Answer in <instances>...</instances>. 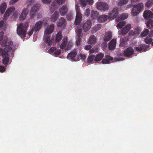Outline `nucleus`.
<instances>
[{
  "instance_id": "nucleus-26",
  "label": "nucleus",
  "mask_w": 153,
  "mask_h": 153,
  "mask_svg": "<svg viewBox=\"0 0 153 153\" xmlns=\"http://www.w3.org/2000/svg\"><path fill=\"white\" fill-rule=\"evenodd\" d=\"M7 4L6 3H3L1 5L0 7V11L1 13L3 14L4 13L7 8Z\"/></svg>"
},
{
  "instance_id": "nucleus-1",
  "label": "nucleus",
  "mask_w": 153,
  "mask_h": 153,
  "mask_svg": "<svg viewBox=\"0 0 153 153\" xmlns=\"http://www.w3.org/2000/svg\"><path fill=\"white\" fill-rule=\"evenodd\" d=\"M13 44V42L12 41H10L7 43L6 42H4V41L2 43L3 46H4V49L0 48V56H2L3 57L2 59L3 64L5 65H7L9 61V57L10 56L9 53L11 52L12 49V46Z\"/></svg>"
},
{
  "instance_id": "nucleus-62",
  "label": "nucleus",
  "mask_w": 153,
  "mask_h": 153,
  "mask_svg": "<svg viewBox=\"0 0 153 153\" xmlns=\"http://www.w3.org/2000/svg\"><path fill=\"white\" fill-rule=\"evenodd\" d=\"M149 35L150 37H153V30L150 32Z\"/></svg>"
},
{
  "instance_id": "nucleus-30",
  "label": "nucleus",
  "mask_w": 153,
  "mask_h": 153,
  "mask_svg": "<svg viewBox=\"0 0 153 153\" xmlns=\"http://www.w3.org/2000/svg\"><path fill=\"white\" fill-rule=\"evenodd\" d=\"M88 42L91 45L94 44L96 42V37L94 36H91Z\"/></svg>"
},
{
  "instance_id": "nucleus-55",
  "label": "nucleus",
  "mask_w": 153,
  "mask_h": 153,
  "mask_svg": "<svg viewBox=\"0 0 153 153\" xmlns=\"http://www.w3.org/2000/svg\"><path fill=\"white\" fill-rule=\"evenodd\" d=\"M51 0H42V2L45 4H48L49 3Z\"/></svg>"
},
{
  "instance_id": "nucleus-31",
  "label": "nucleus",
  "mask_w": 153,
  "mask_h": 153,
  "mask_svg": "<svg viewBox=\"0 0 153 153\" xmlns=\"http://www.w3.org/2000/svg\"><path fill=\"white\" fill-rule=\"evenodd\" d=\"M76 52H71L68 54L67 57L69 59H72L76 56Z\"/></svg>"
},
{
  "instance_id": "nucleus-21",
  "label": "nucleus",
  "mask_w": 153,
  "mask_h": 153,
  "mask_svg": "<svg viewBox=\"0 0 153 153\" xmlns=\"http://www.w3.org/2000/svg\"><path fill=\"white\" fill-rule=\"evenodd\" d=\"M112 38V33L110 31L107 32L106 33L104 37V40L105 41H109Z\"/></svg>"
},
{
  "instance_id": "nucleus-34",
  "label": "nucleus",
  "mask_w": 153,
  "mask_h": 153,
  "mask_svg": "<svg viewBox=\"0 0 153 153\" xmlns=\"http://www.w3.org/2000/svg\"><path fill=\"white\" fill-rule=\"evenodd\" d=\"M153 4V0H148L145 4V6L147 7H149Z\"/></svg>"
},
{
  "instance_id": "nucleus-33",
  "label": "nucleus",
  "mask_w": 153,
  "mask_h": 153,
  "mask_svg": "<svg viewBox=\"0 0 153 153\" xmlns=\"http://www.w3.org/2000/svg\"><path fill=\"white\" fill-rule=\"evenodd\" d=\"M79 2L82 8L85 7L87 5V3L85 0H79Z\"/></svg>"
},
{
  "instance_id": "nucleus-2",
  "label": "nucleus",
  "mask_w": 153,
  "mask_h": 153,
  "mask_svg": "<svg viewBox=\"0 0 153 153\" xmlns=\"http://www.w3.org/2000/svg\"><path fill=\"white\" fill-rule=\"evenodd\" d=\"M54 28V25L52 24L50 26L49 28L45 29L43 39L46 43L49 46L51 45L54 41V38L52 37L51 38V36L50 35L53 32Z\"/></svg>"
},
{
  "instance_id": "nucleus-53",
  "label": "nucleus",
  "mask_w": 153,
  "mask_h": 153,
  "mask_svg": "<svg viewBox=\"0 0 153 153\" xmlns=\"http://www.w3.org/2000/svg\"><path fill=\"white\" fill-rule=\"evenodd\" d=\"M34 31V30H33V28L31 29V30H30L28 32V34L29 35V36H31L33 34Z\"/></svg>"
},
{
  "instance_id": "nucleus-60",
  "label": "nucleus",
  "mask_w": 153,
  "mask_h": 153,
  "mask_svg": "<svg viewBox=\"0 0 153 153\" xmlns=\"http://www.w3.org/2000/svg\"><path fill=\"white\" fill-rule=\"evenodd\" d=\"M75 8L76 11V13L77 12H79V6H78L76 4L75 5Z\"/></svg>"
},
{
  "instance_id": "nucleus-51",
  "label": "nucleus",
  "mask_w": 153,
  "mask_h": 153,
  "mask_svg": "<svg viewBox=\"0 0 153 153\" xmlns=\"http://www.w3.org/2000/svg\"><path fill=\"white\" fill-rule=\"evenodd\" d=\"M95 28H96V29H97V30H99L101 27V25L100 24H98L95 27H94Z\"/></svg>"
},
{
  "instance_id": "nucleus-10",
  "label": "nucleus",
  "mask_w": 153,
  "mask_h": 153,
  "mask_svg": "<svg viewBox=\"0 0 153 153\" xmlns=\"http://www.w3.org/2000/svg\"><path fill=\"white\" fill-rule=\"evenodd\" d=\"M15 10V8L13 6L7 9L4 14L3 17L4 20L7 19L10 15Z\"/></svg>"
},
{
  "instance_id": "nucleus-27",
  "label": "nucleus",
  "mask_w": 153,
  "mask_h": 153,
  "mask_svg": "<svg viewBox=\"0 0 153 153\" xmlns=\"http://www.w3.org/2000/svg\"><path fill=\"white\" fill-rule=\"evenodd\" d=\"M59 13L57 11L54 12L52 16L51 19L53 22H55L56 21L59 17Z\"/></svg>"
},
{
  "instance_id": "nucleus-49",
  "label": "nucleus",
  "mask_w": 153,
  "mask_h": 153,
  "mask_svg": "<svg viewBox=\"0 0 153 153\" xmlns=\"http://www.w3.org/2000/svg\"><path fill=\"white\" fill-rule=\"evenodd\" d=\"M19 0H11L9 2V3L10 4L12 5L16 3Z\"/></svg>"
},
{
  "instance_id": "nucleus-25",
  "label": "nucleus",
  "mask_w": 153,
  "mask_h": 153,
  "mask_svg": "<svg viewBox=\"0 0 153 153\" xmlns=\"http://www.w3.org/2000/svg\"><path fill=\"white\" fill-rule=\"evenodd\" d=\"M104 57V54L102 53L98 54L95 56L94 61L98 62L101 60Z\"/></svg>"
},
{
  "instance_id": "nucleus-19",
  "label": "nucleus",
  "mask_w": 153,
  "mask_h": 153,
  "mask_svg": "<svg viewBox=\"0 0 153 153\" xmlns=\"http://www.w3.org/2000/svg\"><path fill=\"white\" fill-rule=\"evenodd\" d=\"M130 28L131 25L130 24L127 25L122 30L121 33L124 35H125L128 32Z\"/></svg>"
},
{
  "instance_id": "nucleus-54",
  "label": "nucleus",
  "mask_w": 153,
  "mask_h": 153,
  "mask_svg": "<svg viewBox=\"0 0 153 153\" xmlns=\"http://www.w3.org/2000/svg\"><path fill=\"white\" fill-rule=\"evenodd\" d=\"M86 1L89 5H91L93 3V0H86Z\"/></svg>"
},
{
  "instance_id": "nucleus-11",
  "label": "nucleus",
  "mask_w": 153,
  "mask_h": 153,
  "mask_svg": "<svg viewBox=\"0 0 153 153\" xmlns=\"http://www.w3.org/2000/svg\"><path fill=\"white\" fill-rule=\"evenodd\" d=\"M118 13V10L117 8H114L112 11L110 12L109 15H108V19H114L116 18L117 15Z\"/></svg>"
},
{
  "instance_id": "nucleus-48",
  "label": "nucleus",
  "mask_w": 153,
  "mask_h": 153,
  "mask_svg": "<svg viewBox=\"0 0 153 153\" xmlns=\"http://www.w3.org/2000/svg\"><path fill=\"white\" fill-rule=\"evenodd\" d=\"M129 34L131 36H134L136 34L135 32L133 30H131L129 32Z\"/></svg>"
},
{
  "instance_id": "nucleus-37",
  "label": "nucleus",
  "mask_w": 153,
  "mask_h": 153,
  "mask_svg": "<svg viewBox=\"0 0 153 153\" xmlns=\"http://www.w3.org/2000/svg\"><path fill=\"white\" fill-rule=\"evenodd\" d=\"M120 46L121 47H125L126 46V40L125 39H123L120 42Z\"/></svg>"
},
{
  "instance_id": "nucleus-39",
  "label": "nucleus",
  "mask_w": 153,
  "mask_h": 153,
  "mask_svg": "<svg viewBox=\"0 0 153 153\" xmlns=\"http://www.w3.org/2000/svg\"><path fill=\"white\" fill-rule=\"evenodd\" d=\"M128 2V0H120L119 3L118 5L119 6L123 5Z\"/></svg>"
},
{
  "instance_id": "nucleus-4",
  "label": "nucleus",
  "mask_w": 153,
  "mask_h": 153,
  "mask_svg": "<svg viewBox=\"0 0 153 153\" xmlns=\"http://www.w3.org/2000/svg\"><path fill=\"white\" fill-rule=\"evenodd\" d=\"M28 26L27 22H26L24 26L23 23L20 24L17 27V34L21 37L22 36L25 37L26 34L27 29Z\"/></svg>"
},
{
  "instance_id": "nucleus-9",
  "label": "nucleus",
  "mask_w": 153,
  "mask_h": 153,
  "mask_svg": "<svg viewBox=\"0 0 153 153\" xmlns=\"http://www.w3.org/2000/svg\"><path fill=\"white\" fill-rule=\"evenodd\" d=\"M76 33V37H77V39L76 41V44L78 46H79L80 45L81 40L82 37V29H78Z\"/></svg>"
},
{
  "instance_id": "nucleus-14",
  "label": "nucleus",
  "mask_w": 153,
  "mask_h": 153,
  "mask_svg": "<svg viewBox=\"0 0 153 153\" xmlns=\"http://www.w3.org/2000/svg\"><path fill=\"white\" fill-rule=\"evenodd\" d=\"M59 12L62 16H64L65 15L68 11V7L65 5H63L59 10Z\"/></svg>"
},
{
  "instance_id": "nucleus-40",
  "label": "nucleus",
  "mask_w": 153,
  "mask_h": 153,
  "mask_svg": "<svg viewBox=\"0 0 153 153\" xmlns=\"http://www.w3.org/2000/svg\"><path fill=\"white\" fill-rule=\"evenodd\" d=\"M35 3V0H27L26 4L27 5H31Z\"/></svg>"
},
{
  "instance_id": "nucleus-46",
  "label": "nucleus",
  "mask_w": 153,
  "mask_h": 153,
  "mask_svg": "<svg viewBox=\"0 0 153 153\" xmlns=\"http://www.w3.org/2000/svg\"><path fill=\"white\" fill-rule=\"evenodd\" d=\"M136 34H138L140 32V28L139 27H137L135 28V30Z\"/></svg>"
},
{
  "instance_id": "nucleus-63",
  "label": "nucleus",
  "mask_w": 153,
  "mask_h": 153,
  "mask_svg": "<svg viewBox=\"0 0 153 153\" xmlns=\"http://www.w3.org/2000/svg\"><path fill=\"white\" fill-rule=\"evenodd\" d=\"M95 52V51L93 49H91L89 50V52L90 53H94Z\"/></svg>"
},
{
  "instance_id": "nucleus-57",
  "label": "nucleus",
  "mask_w": 153,
  "mask_h": 153,
  "mask_svg": "<svg viewBox=\"0 0 153 153\" xmlns=\"http://www.w3.org/2000/svg\"><path fill=\"white\" fill-rule=\"evenodd\" d=\"M79 56L81 59H83V60H84L86 59V57L85 55L82 54H80Z\"/></svg>"
},
{
  "instance_id": "nucleus-20",
  "label": "nucleus",
  "mask_w": 153,
  "mask_h": 153,
  "mask_svg": "<svg viewBox=\"0 0 153 153\" xmlns=\"http://www.w3.org/2000/svg\"><path fill=\"white\" fill-rule=\"evenodd\" d=\"M128 16L127 14L123 13L120 16L117 18L116 21L117 22H119L121 21L126 19Z\"/></svg>"
},
{
  "instance_id": "nucleus-12",
  "label": "nucleus",
  "mask_w": 153,
  "mask_h": 153,
  "mask_svg": "<svg viewBox=\"0 0 153 153\" xmlns=\"http://www.w3.org/2000/svg\"><path fill=\"white\" fill-rule=\"evenodd\" d=\"M43 22L42 21H39L36 23L33 28L35 32L39 31L41 29L43 25Z\"/></svg>"
},
{
  "instance_id": "nucleus-6",
  "label": "nucleus",
  "mask_w": 153,
  "mask_h": 153,
  "mask_svg": "<svg viewBox=\"0 0 153 153\" xmlns=\"http://www.w3.org/2000/svg\"><path fill=\"white\" fill-rule=\"evenodd\" d=\"M134 53V49L132 47H129L124 51L123 55L125 57L129 58L131 57Z\"/></svg>"
},
{
  "instance_id": "nucleus-5",
  "label": "nucleus",
  "mask_w": 153,
  "mask_h": 153,
  "mask_svg": "<svg viewBox=\"0 0 153 153\" xmlns=\"http://www.w3.org/2000/svg\"><path fill=\"white\" fill-rule=\"evenodd\" d=\"M143 5L142 3H140L134 5L132 10V14L133 16H137L143 8Z\"/></svg>"
},
{
  "instance_id": "nucleus-44",
  "label": "nucleus",
  "mask_w": 153,
  "mask_h": 153,
  "mask_svg": "<svg viewBox=\"0 0 153 153\" xmlns=\"http://www.w3.org/2000/svg\"><path fill=\"white\" fill-rule=\"evenodd\" d=\"M134 49L137 51H141L143 50L142 47H134Z\"/></svg>"
},
{
  "instance_id": "nucleus-43",
  "label": "nucleus",
  "mask_w": 153,
  "mask_h": 153,
  "mask_svg": "<svg viewBox=\"0 0 153 153\" xmlns=\"http://www.w3.org/2000/svg\"><path fill=\"white\" fill-rule=\"evenodd\" d=\"M90 10L89 8L87 9L85 13V15L86 16H88L90 14Z\"/></svg>"
},
{
  "instance_id": "nucleus-59",
  "label": "nucleus",
  "mask_w": 153,
  "mask_h": 153,
  "mask_svg": "<svg viewBox=\"0 0 153 153\" xmlns=\"http://www.w3.org/2000/svg\"><path fill=\"white\" fill-rule=\"evenodd\" d=\"M96 28H95L94 27H93L92 30H91V32L93 33H94L96 32H97L98 30H97V29H96Z\"/></svg>"
},
{
  "instance_id": "nucleus-28",
  "label": "nucleus",
  "mask_w": 153,
  "mask_h": 153,
  "mask_svg": "<svg viewBox=\"0 0 153 153\" xmlns=\"http://www.w3.org/2000/svg\"><path fill=\"white\" fill-rule=\"evenodd\" d=\"M65 20L63 17L61 18L59 20L57 24V26L58 27H61L63 26L65 22Z\"/></svg>"
},
{
  "instance_id": "nucleus-38",
  "label": "nucleus",
  "mask_w": 153,
  "mask_h": 153,
  "mask_svg": "<svg viewBox=\"0 0 153 153\" xmlns=\"http://www.w3.org/2000/svg\"><path fill=\"white\" fill-rule=\"evenodd\" d=\"M149 31L148 29H146L141 34V36L144 37L146 36L149 33Z\"/></svg>"
},
{
  "instance_id": "nucleus-7",
  "label": "nucleus",
  "mask_w": 153,
  "mask_h": 153,
  "mask_svg": "<svg viewBox=\"0 0 153 153\" xmlns=\"http://www.w3.org/2000/svg\"><path fill=\"white\" fill-rule=\"evenodd\" d=\"M40 7V4H35L32 8L30 11V18H33L37 12L38 10Z\"/></svg>"
},
{
  "instance_id": "nucleus-42",
  "label": "nucleus",
  "mask_w": 153,
  "mask_h": 153,
  "mask_svg": "<svg viewBox=\"0 0 153 153\" xmlns=\"http://www.w3.org/2000/svg\"><path fill=\"white\" fill-rule=\"evenodd\" d=\"M55 51L54 53V55L56 56L59 55L61 53V51L60 50H58Z\"/></svg>"
},
{
  "instance_id": "nucleus-29",
  "label": "nucleus",
  "mask_w": 153,
  "mask_h": 153,
  "mask_svg": "<svg viewBox=\"0 0 153 153\" xmlns=\"http://www.w3.org/2000/svg\"><path fill=\"white\" fill-rule=\"evenodd\" d=\"M67 39L66 37H64L62 40V43L60 45V48L64 49L65 48L67 44Z\"/></svg>"
},
{
  "instance_id": "nucleus-61",
  "label": "nucleus",
  "mask_w": 153,
  "mask_h": 153,
  "mask_svg": "<svg viewBox=\"0 0 153 153\" xmlns=\"http://www.w3.org/2000/svg\"><path fill=\"white\" fill-rule=\"evenodd\" d=\"M4 22L3 20L0 21V28L3 25Z\"/></svg>"
},
{
  "instance_id": "nucleus-50",
  "label": "nucleus",
  "mask_w": 153,
  "mask_h": 153,
  "mask_svg": "<svg viewBox=\"0 0 153 153\" xmlns=\"http://www.w3.org/2000/svg\"><path fill=\"white\" fill-rule=\"evenodd\" d=\"M5 70V68L3 66H0V72H3Z\"/></svg>"
},
{
  "instance_id": "nucleus-56",
  "label": "nucleus",
  "mask_w": 153,
  "mask_h": 153,
  "mask_svg": "<svg viewBox=\"0 0 153 153\" xmlns=\"http://www.w3.org/2000/svg\"><path fill=\"white\" fill-rule=\"evenodd\" d=\"M91 46L90 45H89L86 46L85 47V49L86 50H88L91 48Z\"/></svg>"
},
{
  "instance_id": "nucleus-18",
  "label": "nucleus",
  "mask_w": 153,
  "mask_h": 153,
  "mask_svg": "<svg viewBox=\"0 0 153 153\" xmlns=\"http://www.w3.org/2000/svg\"><path fill=\"white\" fill-rule=\"evenodd\" d=\"M116 45V40L113 39L109 42L108 45L109 49L110 50H113L114 49Z\"/></svg>"
},
{
  "instance_id": "nucleus-36",
  "label": "nucleus",
  "mask_w": 153,
  "mask_h": 153,
  "mask_svg": "<svg viewBox=\"0 0 153 153\" xmlns=\"http://www.w3.org/2000/svg\"><path fill=\"white\" fill-rule=\"evenodd\" d=\"M95 56L91 55L88 56L87 59V62L90 63L92 62L94 60Z\"/></svg>"
},
{
  "instance_id": "nucleus-52",
  "label": "nucleus",
  "mask_w": 153,
  "mask_h": 153,
  "mask_svg": "<svg viewBox=\"0 0 153 153\" xmlns=\"http://www.w3.org/2000/svg\"><path fill=\"white\" fill-rule=\"evenodd\" d=\"M65 0H57V2L59 4H61L65 1Z\"/></svg>"
},
{
  "instance_id": "nucleus-41",
  "label": "nucleus",
  "mask_w": 153,
  "mask_h": 153,
  "mask_svg": "<svg viewBox=\"0 0 153 153\" xmlns=\"http://www.w3.org/2000/svg\"><path fill=\"white\" fill-rule=\"evenodd\" d=\"M66 18L68 20L70 21L72 18V15L71 13H68L67 16Z\"/></svg>"
},
{
  "instance_id": "nucleus-15",
  "label": "nucleus",
  "mask_w": 153,
  "mask_h": 153,
  "mask_svg": "<svg viewBox=\"0 0 153 153\" xmlns=\"http://www.w3.org/2000/svg\"><path fill=\"white\" fill-rule=\"evenodd\" d=\"M113 60V58L109 55H105L102 61L103 64H107L110 63V61Z\"/></svg>"
},
{
  "instance_id": "nucleus-47",
  "label": "nucleus",
  "mask_w": 153,
  "mask_h": 153,
  "mask_svg": "<svg viewBox=\"0 0 153 153\" xmlns=\"http://www.w3.org/2000/svg\"><path fill=\"white\" fill-rule=\"evenodd\" d=\"M56 50V48L55 47H52L49 50L50 52L52 53Z\"/></svg>"
},
{
  "instance_id": "nucleus-45",
  "label": "nucleus",
  "mask_w": 153,
  "mask_h": 153,
  "mask_svg": "<svg viewBox=\"0 0 153 153\" xmlns=\"http://www.w3.org/2000/svg\"><path fill=\"white\" fill-rule=\"evenodd\" d=\"M4 35V33L3 31H1L0 33V41H2L3 39Z\"/></svg>"
},
{
  "instance_id": "nucleus-64",
  "label": "nucleus",
  "mask_w": 153,
  "mask_h": 153,
  "mask_svg": "<svg viewBox=\"0 0 153 153\" xmlns=\"http://www.w3.org/2000/svg\"><path fill=\"white\" fill-rule=\"evenodd\" d=\"M152 45L153 46V42L152 43Z\"/></svg>"
},
{
  "instance_id": "nucleus-23",
  "label": "nucleus",
  "mask_w": 153,
  "mask_h": 153,
  "mask_svg": "<svg viewBox=\"0 0 153 153\" xmlns=\"http://www.w3.org/2000/svg\"><path fill=\"white\" fill-rule=\"evenodd\" d=\"M108 19V16L106 15H102L98 17V20L100 22H103Z\"/></svg>"
},
{
  "instance_id": "nucleus-35",
  "label": "nucleus",
  "mask_w": 153,
  "mask_h": 153,
  "mask_svg": "<svg viewBox=\"0 0 153 153\" xmlns=\"http://www.w3.org/2000/svg\"><path fill=\"white\" fill-rule=\"evenodd\" d=\"M144 41L147 44H150L152 43V38L147 36L145 39Z\"/></svg>"
},
{
  "instance_id": "nucleus-8",
  "label": "nucleus",
  "mask_w": 153,
  "mask_h": 153,
  "mask_svg": "<svg viewBox=\"0 0 153 153\" xmlns=\"http://www.w3.org/2000/svg\"><path fill=\"white\" fill-rule=\"evenodd\" d=\"M109 7L106 3L102 2L98 3L97 5V7L98 9L103 11L108 10Z\"/></svg>"
},
{
  "instance_id": "nucleus-24",
  "label": "nucleus",
  "mask_w": 153,
  "mask_h": 153,
  "mask_svg": "<svg viewBox=\"0 0 153 153\" xmlns=\"http://www.w3.org/2000/svg\"><path fill=\"white\" fill-rule=\"evenodd\" d=\"M62 33L61 31H59L56 35L55 42L56 43L59 42L62 39Z\"/></svg>"
},
{
  "instance_id": "nucleus-58",
  "label": "nucleus",
  "mask_w": 153,
  "mask_h": 153,
  "mask_svg": "<svg viewBox=\"0 0 153 153\" xmlns=\"http://www.w3.org/2000/svg\"><path fill=\"white\" fill-rule=\"evenodd\" d=\"M96 28H95L94 27H93L92 30H91V32L93 33H94L96 32H97L98 30H97V29H96Z\"/></svg>"
},
{
  "instance_id": "nucleus-32",
  "label": "nucleus",
  "mask_w": 153,
  "mask_h": 153,
  "mask_svg": "<svg viewBox=\"0 0 153 153\" xmlns=\"http://www.w3.org/2000/svg\"><path fill=\"white\" fill-rule=\"evenodd\" d=\"M126 23L124 21L120 22L117 24V27L119 28H121L123 26L125 25Z\"/></svg>"
},
{
  "instance_id": "nucleus-17",
  "label": "nucleus",
  "mask_w": 153,
  "mask_h": 153,
  "mask_svg": "<svg viewBox=\"0 0 153 153\" xmlns=\"http://www.w3.org/2000/svg\"><path fill=\"white\" fill-rule=\"evenodd\" d=\"M28 9H23V11L19 17L20 20H24L26 18L28 13Z\"/></svg>"
},
{
  "instance_id": "nucleus-22",
  "label": "nucleus",
  "mask_w": 153,
  "mask_h": 153,
  "mask_svg": "<svg viewBox=\"0 0 153 153\" xmlns=\"http://www.w3.org/2000/svg\"><path fill=\"white\" fill-rule=\"evenodd\" d=\"M99 14L96 11L92 10L91 13V16L93 19H97L99 16Z\"/></svg>"
},
{
  "instance_id": "nucleus-13",
  "label": "nucleus",
  "mask_w": 153,
  "mask_h": 153,
  "mask_svg": "<svg viewBox=\"0 0 153 153\" xmlns=\"http://www.w3.org/2000/svg\"><path fill=\"white\" fill-rule=\"evenodd\" d=\"M91 22L90 20H88L83 25V27L84 31L86 32L91 28Z\"/></svg>"
},
{
  "instance_id": "nucleus-3",
  "label": "nucleus",
  "mask_w": 153,
  "mask_h": 153,
  "mask_svg": "<svg viewBox=\"0 0 153 153\" xmlns=\"http://www.w3.org/2000/svg\"><path fill=\"white\" fill-rule=\"evenodd\" d=\"M143 16L145 19L149 20L146 24L147 27L151 28L153 27V21L151 20L153 18L152 13L149 10H146L144 12Z\"/></svg>"
},
{
  "instance_id": "nucleus-16",
  "label": "nucleus",
  "mask_w": 153,
  "mask_h": 153,
  "mask_svg": "<svg viewBox=\"0 0 153 153\" xmlns=\"http://www.w3.org/2000/svg\"><path fill=\"white\" fill-rule=\"evenodd\" d=\"M82 18V14L80 12H77L75 20V23L76 25H79L80 24Z\"/></svg>"
}]
</instances>
